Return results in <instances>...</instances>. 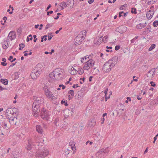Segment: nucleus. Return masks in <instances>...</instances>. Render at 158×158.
<instances>
[{
    "label": "nucleus",
    "mask_w": 158,
    "mask_h": 158,
    "mask_svg": "<svg viewBox=\"0 0 158 158\" xmlns=\"http://www.w3.org/2000/svg\"><path fill=\"white\" fill-rule=\"evenodd\" d=\"M87 33V32L85 31H81L80 33H82V36L83 37H84V36H85L86 34Z\"/></svg>",
    "instance_id": "nucleus-49"
},
{
    "label": "nucleus",
    "mask_w": 158,
    "mask_h": 158,
    "mask_svg": "<svg viewBox=\"0 0 158 158\" xmlns=\"http://www.w3.org/2000/svg\"><path fill=\"white\" fill-rule=\"evenodd\" d=\"M104 149H102L100 150L97 152V154H98V155H99V154H102L103 152L105 153V152H104Z\"/></svg>",
    "instance_id": "nucleus-46"
},
{
    "label": "nucleus",
    "mask_w": 158,
    "mask_h": 158,
    "mask_svg": "<svg viewBox=\"0 0 158 158\" xmlns=\"http://www.w3.org/2000/svg\"><path fill=\"white\" fill-rule=\"evenodd\" d=\"M33 145L29 144L28 143L27 146L26 147V149L27 150H30L32 148Z\"/></svg>",
    "instance_id": "nucleus-31"
},
{
    "label": "nucleus",
    "mask_w": 158,
    "mask_h": 158,
    "mask_svg": "<svg viewBox=\"0 0 158 158\" xmlns=\"http://www.w3.org/2000/svg\"><path fill=\"white\" fill-rule=\"evenodd\" d=\"M33 140L31 138H28V139L27 141L28 143L29 144L33 145Z\"/></svg>",
    "instance_id": "nucleus-33"
},
{
    "label": "nucleus",
    "mask_w": 158,
    "mask_h": 158,
    "mask_svg": "<svg viewBox=\"0 0 158 158\" xmlns=\"http://www.w3.org/2000/svg\"><path fill=\"white\" fill-rule=\"evenodd\" d=\"M42 144H43V143H39L38 144V146L39 147L40 146L39 148L41 147V146L44 147V145H42Z\"/></svg>",
    "instance_id": "nucleus-57"
},
{
    "label": "nucleus",
    "mask_w": 158,
    "mask_h": 158,
    "mask_svg": "<svg viewBox=\"0 0 158 158\" xmlns=\"http://www.w3.org/2000/svg\"><path fill=\"white\" fill-rule=\"evenodd\" d=\"M8 122V120L6 118H2L1 119L0 122L1 126L3 128L7 130L9 129V127L7 126V123Z\"/></svg>",
    "instance_id": "nucleus-6"
},
{
    "label": "nucleus",
    "mask_w": 158,
    "mask_h": 158,
    "mask_svg": "<svg viewBox=\"0 0 158 158\" xmlns=\"http://www.w3.org/2000/svg\"><path fill=\"white\" fill-rule=\"evenodd\" d=\"M16 38V33L14 31H11L8 34V38L7 39H8L9 38L11 40H12L15 39Z\"/></svg>",
    "instance_id": "nucleus-12"
},
{
    "label": "nucleus",
    "mask_w": 158,
    "mask_h": 158,
    "mask_svg": "<svg viewBox=\"0 0 158 158\" xmlns=\"http://www.w3.org/2000/svg\"><path fill=\"white\" fill-rule=\"evenodd\" d=\"M63 73L61 70V69H60V72L58 73V75L57 78H56V80H59L62 79L63 77Z\"/></svg>",
    "instance_id": "nucleus-16"
},
{
    "label": "nucleus",
    "mask_w": 158,
    "mask_h": 158,
    "mask_svg": "<svg viewBox=\"0 0 158 158\" xmlns=\"http://www.w3.org/2000/svg\"><path fill=\"white\" fill-rule=\"evenodd\" d=\"M52 102L54 104H56L57 103V99L55 97V99H52Z\"/></svg>",
    "instance_id": "nucleus-51"
},
{
    "label": "nucleus",
    "mask_w": 158,
    "mask_h": 158,
    "mask_svg": "<svg viewBox=\"0 0 158 158\" xmlns=\"http://www.w3.org/2000/svg\"><path fill=\"white\" fill-rule=\"evenodd\" d=\"M118 60V57L117 56H115L113 57L110 60L113 61V63L112 62V64H114V65H115L117 62Z\"/></svg>",
    "instance_id": "nucleus-26"
},
{
    "label": "nucleus",
    "mask_w": 158,
    "mask_h": 158,
    "mask_svg": "<svg viewBox=\"0 0 158 158\" xmlns=\"http://www.w3.org/2000/svg\"><path fill=\"white\" fill-rule=\"evenodd\" d=\"M53 35H52V33H48V40H50L53 37Z\"/></svg>",
    "instance_id": "nucleus-36"
},
{
    "label": "nucleus",
    "mask_w": 158,
    "mask_h": 158,
    "mask_svg": "<svg viewBox=\"0 0 158 158\" xmlns=\"http://www.w3.org/2000/svg\"><path fill=\"white\" fill-rule=\"evenodd\" d=\"M67 5L69 6H70V4L74 3V0H68L66 2Z\"/></svg>",
    "instance_id": "nucleus-35"
},
{
    "label": "nucleus",
    "mask_w": 158,
    "mask_h": 158,
    "mask_svg": "<svg viewBox=\"0 0 158 158\" xmlns=\"http://www.w3.org/2000/svg\"><path fill=\"white\" fill-rule=\"evenodd\" d=\"M22 31V29L21 27H19L17 30V32L19 33H21Z\"/></svg>",
    "instance_id": "nucleus-50"
},
{
    "label": "nucleus",
    "mask_w": 158,
    "mask_h": 158,
    "mask_svg": "<svg viewBox=\"0 0 158 158\" xmlns=\"http://www.w3.org/2000/svg\"><path fill=\"white\" fill-rule=\"evenodd\" d=\"M17 110V109L14 107L13 108H8L6 110V117H7V115L10 116L12 114V115H13L15 113H16V111Z\"/></svg>",
    "instance_id": "nucleus-7"
},
{
    "label": "nucleus",
    "mask_w": 158,
    "mask_h": 158,
    "mask_svg": "<svg viewBox=\"0 0 158 158\" xmlns=\"http://www.w3.org/2000/svg\"><path fill=\"white\" fill-rule=\"evenodd\" d=\"M43 100L42 98H37L36 100H35L33 103V106H40V105L41 104V103L43 102Z\"/></svg>",
    "instance_id": "nucleus-11"
},
{
    "label": "nucleus",
    "mask_w": 158,
    "mask_h": 158,
    "mask_svg": "<svg viewBox=\"0 0 158 158\" xmlns=\"http://www.w3.org/2000/svg\"><path fill=\"white\" fill-rule=\"evenodd\" d=\"M7 19V17L6 16H4L3 18V20H4V23H5L6 21V20Z\"/></svg>",
    "instance_id": "nucleus-62"
},
{
    "label": "nucleus",
    "mask_w": 158,
    "mask_h": 158,
    "mask_svg": "<svg viewBox=\"0 0 158 158\" xmlns=\"http://www.w3.org/2000/svg\"><path fill=\"white\" fill-rule=\"evenodd\" d=\"M13 58V57L12 56H10L9 58L8 59V60H10L11 61V60Z\"/></svg>",
    "instance_id": "nucleus-63"
},
{
    "label": "nucleus",
    "mask_w": 158,
    "mask_h": 158,
    "mask_svg": "<svg viewBox=\"0 0 158 158\" xmlns=\"http://www.w3.org/2000/svg\"><path fill=\"white\" fill-rule=\"evenodd\" d=\"M15 75V79H18L19 77V73H14Z\"/></svg>",
    "instance_id": "nucleus-48"
},
{
    "label": "nucleus",
    "mask_w": 158,
    "mask_h": 158,
    "mask_svg": "<svg viewBox=\"0 0 158 158\" xmlns=\"http://www.w3.org/2000/svg\"><path fill=\"white\" fill-rule=\"evenodd\" d=\"M138 38V36L135 37L134 39H132L131 40V43H133L134 42L135 40Z\"/></svg>",
    "instance_id": "nucleus-52"
},
{
    "label": "nucleus",
    "mask_w": 158,
    "mask_h": 158,
    "mask_svg": "<svg viewBox=\"0 0 158 158\" xmlns=\"http://www.w3.org/2000/svg\"><path fill=\"white\" fill-rule=\"evenodd\" d=\"M28 37H30V40H32V35H30L28 36Z\"/></svg>",
    "instance_id": "nucleus-64"
},
{
    "label": "nucleus",
    "mask_w": 158,
    "mask_h": 158,
    "mask_svg": "<svg viewBox=\"0 0 158 158\" xmlns=\"http://www.w3.org/2000/svg\"><path fill=\"white\" fill-rule=\"evenodd\" d=\"M108 91V88H106L105 90H104V93L105 94V101H106L107 100V99L110 98V96H108V97H106V95H107V92Z\"/></svg>",
    "instance_id": "nucleus-29"
},
{
    "label": "nucleus",
    "mask_w": 158,
    "mask_h": 158,
    "mask_svg": "<svg viewBox=\"0 0 158 158\" xmlns=\"http://www.w3.org/2000/svg\"><path fill=\"white\" fill-rule=\"evenodd\" d=\"M19 49L20 50H21L22 49V48L24 47L25 45L24 44L21 43L19 44Z\"/></svg>",
    "instance_id": "nucleus-40"
},
{
    "label": "nucleus",
    "mask_w": 158,
    "mask_h": 158,
    "mask_svg": "<svg viewBox=\"0 0 158 158\" xmlns=\"http://www.w3.org/2000/svg\"><path fill=\"white\" fill-rule=\"evenodd\" d=\"M94 61L92 59H90L86 62L83 68L85 70H88L92 68L94 64Z\"/></svg>",
    "instance_id": "nucleus-4"
},
{
    "label": "nucleus",
    "mask_w": 158,
    "mask_h": 158,
    "mask_svg": "<svg viewBox=\"0 0 158 158\" xmlns=\"http://www.w3.org/2000/svg\"><path fill=\"white\" fill-rule=\"evenodd\" d=\"M35 73L33 70H32V72L31 73V78L33 79H36L37 78V76L36 75Z\"/></svg>",
    "instance_id": "nucleus-27"
},
{
    "label": "nucleus",
    "mask_w": 158,
    "mask_h": 158,
    "mask_svg": "<svg viewBox=\"0 0 158 158\" xmlns=\"http://www.w3.org/2000/svg\"><path fill=\"white\" fill-rule=\"evenodd\" d=\"M51 7V4H49L47 8V9L46 10V11H47L48 10L49 8Z\"/></svg>",
    "instance_id": "nucleus-58"
},
{
    "label": "nucleus",
    "mask_w": 158,
    "mask_h": 158,
    "mask_svg": "<svg viewBox=\"0 0 158 158\" xmlns=\"http://www.w3.org/2000/svg\"><path fill=\"white\" fill-rule=\"evenodd\" d=\"M1 81L5 85L8 84V80L7 79H2L1 80Z\"/></svg>",
    "instance_id": "nucleus-30"
},
{
    "label": "nucleus",
    "mask_w": 158,
    "mask_h": 158,
    "mask_svg": "<svg viewBox=\"0 0 158 158\" xmlns=\"http://www.w3.org/2000/svg\"><path fill=\"white\" fill-rule=\"evenodd\" d=\"M96 122V121L94 118L91 119L89 122V125L90 126L93 127L94 126Z\"/></svg>",
    "instance_id": "nucleus-19"
},
{
    "label": "nucleus",
    "mask_w": 158,
    "mask_h": 158,
    "mask_svg": "<svg viewBox=\"0 0 158 158\" xmlns=\"http://www.w3.org/2000/svg\"><path fill=\"white\" fill-rule=\"evenodd\" d=\"M108 38V36H104L102 39V41L104 42H107V39Z\"/></svg>",
    "instance_id": "nucleus-45"
},
{
    "label": "nucleus",
    "mask_w": 158,
    "mask_h": 158,
    "mask_svg": "<svg viewBox=\"0 0 158 158\" xmlns=\"http://www.w3.org/2000/svg\"><path fill=\"white\" fill-rule=\"evenodd\" d=\"M59 86V87H62V89H64L65 88V86L63 85H60Z\"/></svg>",
    "instance_id": "nucleus-56"
},
{
    "label": "nucleus",
    "mask_w": 158,
    "mask_h": 158,
    "mask_svg": "<svg viewBox=\"0 0 158 158\" xmlns=\"http://www.w3.org/2000/svg\"><path fill=\"white\" fill-rule=\"evenodd\" d=\"M156 45L155 44H152L148 49V51H150L155 48Z\"/></svg>",
    "instance_id": "nucleus-37"
},
{
    "label": "nucleus",
    "mask_w": 158,
    "mask_h": 158,
    "mask_svg": "<svg viewBox=\"0 0 158 158\" xmlns=\"http://www.w3.org/2000/svg\"><path fill=\"white\" fill-rule=\"evenodd\" d=\"M125 109V106L123 104H121L118 105L116 110H122V111H123Z\"/></svg>",
    "instance_id": "nucleus-20"
},
{
    "label": "nucleus",
    "mask_w": 158,
    "mask_h": 158,
    "mask_svg": "<svg viewBox=\"0 0 158 158\" xmlns=\"http://www.w3.org/2000/svg\"><path fill=\"white\" fill-rule=\"evenodd\" d=\"M54 73L53 71L52 72L49 74V77L51 78L54 79V78H55V76L54 75Z\"/></svg>",
    "instance_id": "nucleus-38"
},
{
    "label": "nucleus",
    "mask_w": 158,
    "mask_h": 158,
    "mask_svg": "<svg viewBox=\"0 0 158 158\" xmlns=\"http://www.w3.org/2000/svg\"><path fill=\"white\" fill-rule=\"evenodd\" d=\"M82 33H79L74 39L75 44L78 45L81 44L84 39V37L82 36Z\"/></svg>",
    "instance_id": "nucleus-3"
},
{
    "label": "nucleus",
    "mask_w": 158,
    "mask_h": 158,
    "mask_svg": "<svg viewBox=\"0 0 158 158\" xmlns=\"http://www.w3.org/2000/svg\"><path fill=\"white\" fill-rule=\"evenodd\" d=\"M151 28V27H148L145 30H146V31H147V30H149L148 31H147V32H148V33H149L151 31L150 30H149Z\"/></svg>",
    "instance_id": "nucleus-55"
},
{
    "label": "nucleus",
    "mask_w": 158,
    "mask_h": 158,
    "mask_svg": "<svg viewBox=\"0 0 158 158\" xmlns=\"http://www.w3.org/2000/svg\"><path fill=\"white\" fill-rule=\"evenodd\" d=\"M94 1V0H89L88 1V2L89 4H91L92 3H93Z\"/></svg>",
    "instance_id": "nucleus-61"
},
{
    "label": "nucleus",
    "mask_w": 158,
    "mask_h": 158,
    "mask_svg": "<svg viewBox=\"0 0 158 158\" xmlns=\"http://www.w3.org/2000/svg\"><path fill=\"white\" fill-rule=\"evenodd\" d=\"M60 69L59 68L56 69L54 70V75H55V78L54 79L56 80V78H57L58 75V73L60 72Z\"/></svg>",
    "instance_id": "nucleus-22"
},
{
    "label": "nucleus",
    "mask_w": 158,
    "mask_h": 158,
    "mask_svg": "<svg viewBox=\"0 0 158 158\" xmlns=\"http://www.w3.org/2000/svg\"><path fill=\"white\" fill-rule=\"evenodd\" d=\"M146 23H140L137 24L136 26V27L139 29H141L145 27L146 26Z\"/></svg>",
    "instance_id": "nucleus-18"
},
{
    "label": "nucleus",
    "mask_w": 158,
    "mask_h": 158,
    "mask_svg": "<svg viewBox=\"0 0 158 158\" xmlns=\"http://www.w3.org/2000/svg\"><path fill=\"white\" fill-rule=\"evenodd\" d=\"M82 93V92L81 91H80L78 92V96H79L80 97H82L84 95V93Z\"/></svg>",
    "instance_id": "nucleus-41"
},
{
    "label": "nucleus",
    "mask_w": 158,
    "mask_h": 158,
    "mask_svg": "<svg viewBox=\"0 0 158 158\" xmlns=\"http://www.w3.org/2000/svg\"><path fill=\"white\" fill-rule=\"evenodd\" d=\"M69 145L71 146V148L73 151L76 150V148L74 147L75 146V143L73 141H70L69 143Z\"/></svg>",
    "instance_id": "nucleus-25"
},
{
    "label": "nucleus",
    "mask_w": 158,
    "mask_h": 158,
    "mask_svg": "<svg viewBox=\"0 0 158 158\" xmlns=\"http://www.w3.org/2000/svg\"><path fill=\"white\" fill-rule=\"evenodd\" d=\"M38 65L36 67H37ZM37 67L35 68V69L34 70H33V71H34L35 73V74H36V75L37 76V77L38 76H39L42 70L41 69V68L40 69L38 70L37 69Z\"/></svg>",
    "instance_id": "nucleus-17"
},
{
    "label": "nucleus",
    "mask_w": 158,
    "mask_h": 158,
    "mask_svg": "<svg viewBox=\"0 0 158 158\" xmlns=\"http://www.w3.org/2000/svg\"><path fill=\"white\" fill-rule=\"evenodd\" d=\"M153 25L154 27H157L158 26V21H155L153 23Z\"/></svg>",
    "instance_id": "nucleus-42"
},
{
    "label": "nucleus",
    "mask_w": 158,
    "mask_h": 158,
    "mask_svg": "<svg viewBox=\"0 0 158 158\" xmlns=\"http://www.w3.org/2000/svg\"><path fill=\"white\" fill-rule=\"evenodd\" d=\"M32 109L34 116L36 117L38 116V113L40 111V106H33V104Z\"/></svg>",
    "instance_id": "nucleus-9"
},
{
    "label": "nucleus",
    "mask_w": 158,
    "mask_h": 158,
    "mask_svg": "<svg viewBox=\"0 0 158 158\" xmlns=\"http://www.w3.org/2000/svg\"><path fill=\"white\" fill-rule=\"evenodd\" d=\"M53 11H48L47 13V15H49V14H52L53 13Z\"/></svg>",
    "instance_id": "nucleus-59"
},
{
    "label": "nucleus",
    "mask_w": 158,
    "mask_h": 158,
    "mask_svg": "<svg viewBox=\"0 0 158 158\" xmlns=\"http://www.w3.org/2000/svg\"><path fill=\"white\" fill-rule=\"evenodd\" d=\"M77 73L80 75L84 73L83 69L81 68H79L78 70H75V73H73V75L74 74H76Z\"/></svg>",
    "instance_id": "nucleus-23"
},
{
    "label": "nucleus",
    "mask_w": 158,
    "mask_h": 158,
    "mask_svg": "<svg viewBox=\"0 0 158 158\" xmlns=\"http://www.w3.org/2000/svg\"><path fill=\"white\" fill-rule=\"evenodd\" d=\"M46 96L48 98H51V99H55L54 96L52 93L50 91L48 88L47 86H45L43 87Z\"/></svg>",
    "instance_id": "nucleus-5"
},
{
    "label": "nucleus",
    "mask_w": 158,
    "mask_h": 158,
    "mask_svg": "<svg viewBox=\"0 0 158 158\" xmlns=\"http://www.w3.org/2000/svg\"><path fill=\"white\" fill-rule=\"evenodd\" d=\"M60 5L59 6L60 7H61V10H63L64 8H66L68 6L67 5V3L65 2H63L60 3Z\"/></svg>",
    "instance_id": "nucleus-24"
},
{
    "label": "nucleus",
    "mask_w": 158,
    "mask_h": 158,
    "mask_svg": "<svg viewBox=\"0 0 158 158\" xmlns=\"http://www.w3.org/2000/svg\"><path fill=\"white\" fill-rule=\"evenodd\" d=\"M2 60L3 61L1 63V64L3 66H6L7 65V64L6 63H5L6 60V58H2Z\"/></svg>",
    "instance_id": "nucleus-28"
},
{
    "label": "nucleus",
    "mask_w": 158,
    "mask_h": 158,
    "mask_svg": "<svg viewBox=\"0 0 158 158\" xmlns=\"http://www.w3.org/2000/svg\"><path fill=\"white\" fill-rule=\"evenodd\" d=\"M154 11L153 10H149L146 14V16L149 19H151L154 15Z\"/></svg>",
    "instance_id": "nucleus-14"
},
{
    "label": "nucleus",
    "mask_w": 158,
    "mask_h": 158,
    "mask_svg": "<svg viewBox=\"0 0 158 158\" xmlns=\"http://www.w3.org/2000/svg\"><path fill=\"white\" fill-rule=\"evenodd\" d=\"M156 73L155 69H152L148 71L147 73V76L148 77H154Z\"/></svg>",
    "instance_id": "nucleus-13"
},
{
    "label": "nucleus",
    "mask_w": 158,
    "mask_h": 158,
    "mask_svg": "<svg viewBox=\"0 0 158 158\" xmlns=\"http://www.w3.org/2000/svg\"><path fill=\"white\" fill-rule=\"evenodd\" d=\"M9 42V39H6V40H5L4 41V44H3L2 47L4 49H6L8 47L9 45L8 44V42Z\"/></svg>",
    "instance_id": "nucleus-15"
},
{
    "label": "nucleus",
    "mask_w": 158,
    "mask_h": 158,
    "mask_svg": "<svg viewBox=\"0 0 158 158\" xmlns=\"http://www.w3.org/2000/svg\"><path fill=\"white\" fill-rule=\"evenodd\" d=\"M53 25V23H48L47 25L46 26L45 29H47L49 27H52Z\"/></svg>",
    "instance_id": "nucleus-39"
},
{
    "label": "nucleus",
    "mask_w": 158,
    "mask_h": 158,
    "mask_svg": "<svg viewBox=\"0 0 158 158\" xmlns=\"http://www.w3.org/2000/svg\"><path fill=\"white\" fill-rule=\"evenodd\" d=\"M150 84H151V86H152L154 87L156 85V84L153 81H151L150 82Z\"/></svg>",
    "instance_id": "nucleus-53"
},
{
    "label": "nucleus",
    "mask_w": 158,
    "mask_h": 158,
    "mask_svg": "<svg viewBox=\"0 0 158 158\" xmlns=\"http://www.w3.org/2000/svg\"><path fill=\"white\" fill-rule=\"evenodd\" d=\"M123 13V11H122L119 13V17H121L122 15V14Z\"/></svg>",
    "instance_id": "nucleus-60"
},
{
    "label": "nucleus",
    "mask_w": 158,
    "mask_h": 158,
    "mask_svg": "<svg viewBox=\"0 0 158 158\" xmlns=\"http://www.w3.org/2000/svg\"><path fill=\"white\" fill-rule=\"evenodd\" d=\"M131 12L132 13L136 14L137 12L136 11V9L134 8H131Z\"/></svg>",
    "instance_id": "nucleus-44"
},
{
    "label": "nucleus",
    "mask_w": 158,
    "mask_h": 158,
    "mask_svg": "<svg viewBox=\"0 0 158 158\" xmlns=\"http://www.w3.org/2000/svg\"><path fill=\"white\" fill-rule=\"evenodd\" d=\"M120 47L119 45H116L115 47V49L116 51L118 50L120 48Z\"/></svg>",
    "instance_id": "nucleus-54"
},
{
    "label": "nucleus",
    "mask_w": 158,
    "mask_h": 158,
    "mask_svg": "<svg viewBox=\"0 0 158 158\" xmlns=\"http://www.w3.org/2000/svg\"><path fill=\"white\" fill-rule=\"evenodd\" d=\"M6 118L8 120V122L10 124L12 125L16 124L17 118H15V116H13L12 114L10 116L7 115Z\"/></svg>",
    "instance_id": "nucleus-10"
},
{
    "label": "nucleus",
    "mask_w": 158,
    "mask_h": 158,
    "mask_svg": "<svg viewBox=\"0 0 158 158\" xmlns=\"http://www.w3.org/2000/svg\"><path fill=\"white\" fill-rule=\"evenodd\" d=\"M41 117L44 120H48L49 119V115L48 112L46 111V110L44 108H43L40 112Z\"/></svg>",
    "instance_id": "nucleus-8"
},
{
    "label": "nucleus",
    "mask_w": 158,
    "mask_h": 158,
    "mask_svg": "<svg viewBox=\"0 0 158 158\" xmlns=\"http://www.w3.org/2000/svg\"><path fill=\"white\" fill-rule=\"evenodd\" d=\"M59 121V118H56L54 122V123L55 125L56 126H59V124L58 123V122Z\"/></svg>",
    "instance_id": "nucleus-34"
},
{
    "label": "nucleus",
    "mask_w": 158,
    "mask_h": 158,
    "mask_svg": "<svg viewBox=\"0 0 158 158\" xmlns=\"http://www.w3.org/2000/svg\"><path fill=\"white\" fill-rule=\"evenodd\" d=\"M68 94H70L72 96L74 95V92L73 90H70L68 92Z\"/></svg>",
    "instance_id": "nucleus-43"
},
{
    "label": "nucleus",
    "mask_w": 158,
    "mask_h": 158,
    "mask_svg": "<svg viewBox=\"0 0 158 158\" xmlns=\"http://www.w3.org/2000/svg\"><path fill=\"white\" fill-rule=\"evenodd\" d=\"M36 130L39 133L42 134L43 129L40 125H37L36 126Z\"/></svg>",
    "instance_id": "nucleus-21"
},
{
    "label": "nucleus",
    "mask_w": 158,
    "mask_h": 158,
    "mask_svg": "<svg viewBox=\"0 0 158 158\" xmlns=\"http://www.w3.org/2000/svg\"><path fill=\"white\" fill-rule=\"evenodd\" d=\"M119 28L122 30L123 31L119 32L120 33L126 31L127 30V28L125 26H121L119 27Z\"/></svg>",
    "instance_id": "nucleus-32"
},
{
    "label": "nucleus",
    "mask_w": 158,
    "mask_h": 158,
    "mask_svg": "<svg viewBox=\"0 0 158 158\" xmlns=\"http://www.w3.org/2000/svg\"><path fill=\"white\" fill-rule=\"evenodd\" d=\"M39 151L37 152L35 156L37 158H44L46 157L49 153L47 149H45L44 147L41 146L39 148Z\"/></svg>",
    "instance_id": "nucleus-1"
},
{
    "label": "nucleus",
    "mask_w": 158,
    "mask_h": 158,
    "mask_svg": "<svg viewBox=\"0 0 158 158\" xmlns=\"http://www.w3.org/2000/svg\"><path fill=\"white\" fill-rule=\"evenodd\" d=\"M115 66L114 64H112L111 60H109L105 63L103 66L102 70L104 72L108 73Z\"/></svg>",
    "instance_id": "nucleus-2"
},
{
    "label": "nucleus",
    "mask_w": 158,
    "mask_h": 158,
    "mask_svg": "<svg viewBox=\"0 0 158 158\" xmlns=\"http://www.w3.org/2000/svg\"><path fill=\"white\" fill-rule=\"evenodd\" d=\"M61 104H63L64 103V105L65 106H68V104H67V102H66L65 101L62 100L61 101Z\"/></svg>",
    "instance_id": "nucleus-47"
}]
</instances>
